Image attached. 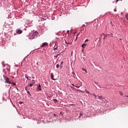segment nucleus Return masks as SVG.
<instances>
[{"instance_id":"7c9ffc66","label":"nucleus","mask_w":128,"mask_h":128,"mask_svg":"<svg viewBox=\"0 0 128 128\" xmlns=\"http://www.w3.org/2000/svg\"><path fill=\"white\" fill-rule=\"evenodd\" d=\"M72 86H74V84H72Z\"/></svg>"},{"instance_id":"39448f33","label":"nucleus","mask_w":128,"mask_h":128,"mask_svg":"<svg viewBox=\"0 0 128 128\" xmlns=\"http://www.w3.org/2000/svg\"><path fill=\"white\" fill-rule=\"evenodd\" d=\"M38 33L36 32L35 33H34L33 34V36H32L33 38H36V36H38Z\"/></svg>"},{"instance_id":"ea45409f","label":"nucleus","mask_w":128,"mask_h":128,"mask_svg":"<svg viewBox=\"0 0 128 128\" xmlns=\"http://www.w3.org/2000/svg\"><path fill=\"white\" fill-rule=\"evenodd\" d=\"M71 88H72V86H71Z\"/></svg>"},{"instance_id":"dca6fc26","label":"nucleus","mask_w":128,"mask_h":128,"mask_svg":"<svg viewBox=\"0 0 128 128\" xmlns=\"http://www.w3.org/2000/svg\"><path fill=\"white\" fill-rule=\"evenodd\" d=\"M11 84H12V86H16V83L14 82H11Z\"/></svg>"},{"instance_id":"cd10ccee","label":"nucleus","mask_w":128,"mask_h":128,"mask_svg":"<svg viewBox=\"0 0 128 128\" xmlns=\"http://www.w3.org/2000/svg\"><path fill=\"white\" fill-rule=\"evenodd\" d=\"M108 36H112V34H108Z\"/></svg>"},{"instance_id":"a211bd4d","label":"nucleus","mask_w":128,"mask_h":128,"mask_svg":"<svg viewBox=\"0 0 128 128\" xmlns=\"http://www.w3.org/2000/svg\"><path fill=\"white\" fill-rule=\"evenodd\" d=\"M34 84H32V83H31L29 86H30V87H32V86H34Z\"/></svg>"},{"instance_id":"4be33fe9","label":"nucleus","mask_w":128,"mask_h":128,"mask_svg":"<svg viewBox=\"0 0 128 128\" xmlns=\"http://www.w3.org/2000/svg\"><path fill=\"white\" fill-rule=\"evenodd\" d=\"M58 56H60V54H58L57 56H54V58H58Z\"/></svg>"},{"instance_id":"f704fd0d","label":"nucleus","mask_w":128,"mask_h":128,"mask_svg":"<svg viewBox=\"0 0 128 128\" xmlns=\"http://www.w3.org/2000/svg\"><path fill=\"white\" fill-rule=\"evenodd\" d=\"M20 104H22V102H20Z\"/></svg>"},{"instance_id":"c756f323","label":"nucleus","mask_w":128,"mask_h":128,"mask_svg":"<svg viewBox=\"0 0 128 128\" xmlns=\"http://www.w3.org/2000/svg\"><path fill=\"white\" fill-rule=\"evenodd\" d=\"M94 84H98V83L96 82H94Z\"/></svg>"},{"instance_id":"5701e85b","label":"nucleus","mask_w":128,"mask_h":128,"mask_svg":"<svg viewBox=\"0 0 128 128\" xmlns=\"http://www.w3.org/2000/svg\"><path fill=\"white\" fill-rule=\"evenodd\" d=\"M54 102H58V100L56 99H54Z\"/></svg>"},{"instance_id":"6ab92c4d","label":"nucleus","mask_w":128,"mask_h":128,"mask_svg":"<svg viewBox=\"0 0 128 128\" xmlns=\"http://www.w3.org/2000/svg\"><path fill=\"white\" fill-rule=\"evenodd\" d=\"M54 116L55 118H57L58 117V115H56V114H54Z\"/></svg>"},{"instance_id":"9b49d317","label":"nucleus","mask_w":128,"mask_h":128,"mask_svg":"<svg viewBox=\"0 0 128 128\" xmlns=\"http://www.w3.org/2000/svg\"><path fill=\"white\" fill-rule=\"evenodd\" d=\"M84 46H86V44H82V48H84Z\"/></svg>"},{"instance_id":"412c9836","label":"nucleus","mask_w":128,"mask_h":128,"mask_svg":"<svg viewBox=\"0 0 128 128\" xmlns=\"http://www.w3.org/2000/svg\"><path fill=\"white\" fill-rule=\"evenodd\" d=\"M106 36H104V40H106Z\"/></svg>"},{"instance_id":"20e7f679","label":"nucleus","mask_w":128,"mask_h":128,"mask_svg":"<svg viewBox=\"0 0 128 128\" xmlns=\"http://www.w3.org/2000/svg\"><path fill=\"white\" fill-rule=\"evenodd\" d=\"M36 90L38 91V90H42V88L40 86V84H39L37 88H36Z\"/></svg>"},{"instance_id":"72a5a7b5","label":"nucleus","mask_w":128,"mask_h":128,"mask_svg":"<svg viewBox=\"0 0 128 128\" xmlns=\"http://www.w3.org/2000/svg\"><path fill=\"white\" fill-rule=\"evenodd\" d=\"M95 98H96V96H95Z\"/></svg>"},{"instance_id":"2eb2a0df","label":"nucleus","mask_w":128,"mask_h":128,"mask_svg":"<svg viewBox=\"0 0 128 128\" xmlns=\"http://www.w3.org/2000/svg\"><path fill=\"white\" fill-rule=\"evenodd\" d=\"M56 68H60V64H57L56 66Z\"/></svg>"},{"instance_id":"4c0bfd02","label":"nucleus","mask_w":128,"mask_h":128,"mask_svg":"<svg viewBox=\"0 0 128 128\" xmlns=\"http://www.w3.org/2000/svg\"><path fill=\"white\" fill-rule=\"evenodd\" d=\"M126 96L128 98V96Z\"/></svg>"},{"instance_id":"bb28decb","label":"nucleus","mask_w":128,"mask_h":128,"mask_svg":"<svg viewBox=\"0 0 128 128\" xmlns=\"http://www.w3.org/2000/svg\"><path fill=\"white\" fill-rule=\"evenodd\" d=\"M119 0H116V2H118Z\"/></svg>"},{"instance_id":"2f4dec72","label":"nucleus","mask_w":128,"mask_h":128,"mask_svg":"<svg viewBox=\"0 0 128 128\" xmlns=\"http://www.w3.org/2000/svg\"><path fill=\"white\" fill-rule=\"evenodd\" d=\"M92 96H96V95L94 94H92Z\"/></svg>"},{"instance_id":"ddd939ff","label":"nucleus","mask_w":128,"mask_h":128,"mask_svg":"<svg viewBox=\"0 0 128 128\" xmlns=\"http://www.w3.org/2000/svg\"><path fill=\"white\" fill-rule=\"evenodd\" d=\"M82 70H84V71L85 72H86V74L88 73V70H86V69H84V68H82Z\"/></svg>"},{"instance_id":"0eeeda50","label":"nucleus","mask_w":128,"mask_h":128,"mask_svg":"<svg viewBox=\"0 0 128 128\" xmlns=\"http://www.w3.org/2000/svg\"><path fill=\"white\" fill-rule=\"evenodd\" d=\"M98 98L100 100H104V98L102 96H98Z\"/></svg>"},{"instance_id":"4468645a","label":"nucleus","mask_w":128,"mask_h":128,"mask_svg":"<svg viewBox=\"0 0 128 128\" xmlns=\"http://www.w3.org/2000/svg\"><path fill=\"white\" fill-rule=\"evenodd\" d=\"M125 16H126V20H128V14H126Z\"/></svg>"},{"instance_id":"9d476101","label":"nucleus","mask_w":128,"mask_h":128,"mask_svg":"<svg viewBox=\"0 0 128 128\" xmlns=\"http://www.w3.org/2000/svg\"><path fill=\"white\" fill-rule=\"evenodd\" d=\"M32 84H36V81L34 80H32Z\"/></svg>"},{"instance_id":"f8f14e48","label":"nucleus","mask_w":128,"mask_h":128,"mask_svg":"<svg viewBox=\"0 0 128 128\" xmlns=\"http://www.w3.org/2000/svg\"><path fill=\"white\" fill-rule=\"evenodd\" d=\"M120 96H124V93H122V92H120Z\"/></svg>"},{"instance_id":"f03ea898","label":"nucleus","mask_w":128,"mask_h":128,"mask_svg":"<svg viewBox=\"0 0 128 128\" xmlns=\"http://www.w3.org/2000/svg\"><path fill=\"white\" fill-rule=\"evenodd\" d=\"M16 34H22V30L20 29H17L16 30Z\"/></svg>"},{"instance_id":"7ed1b4c3","label":"nucleus","mask_w":128,"mask_h":128,"mask_svg":"<svg viewBox=\"0 0 128 128\" xmlns=\"http://www.w3.org/2000/svg\"><path fill=\"white\" fill-rule=\"evenodd\" d=\"M48 46V42H44L43 44H42L41 46L42 48H44V46Z\"/></svg>"},{"instance_id":"473e14b6","label":"nucleus","mask_w":128,"mask_h":128,"mask_svg":"<svg viewBox=\"0 0 128 128\" xmlns=\"http://www.w3.org/2000/svg\"><path fill=\"white\" fill-rule=\"evenodd\" d=\"M99 86L100 88H102V87H101L100 86Z\"/></svg>"},{"instance_id":"1a4fd4ad","label":"nucleus","mask_w":128,"mask_h":128,"mask_svg":"<svg viewBox=\"0 0 128 128\" xmlns=\"http://www.w3.org/2000/svg\"><path fill=\"white\" fill-rule=\"evenodd\" d=\"M25 76L26 78H27V80H30V77L28 76L27 74H26Z\"/></svg>"},{"instance_id":"aec40b11","label":"nucleus","mask_w":128,"mask_h":128,"mask_svg":"<svg viewBox=\"0 0 128 128\" xmlns=\"http://www.w3.org/2000/svg\"><path fill=\"white\" fill-rule=\"evenodd\" d=\"M85 92H86V94H90L88 91H87L86 90H85Z\"/></svg>"},{"instance_id":"423d86ee","label":"nucleus","mask_w":128,"mask_h":128,"mask_svg":"<svg viewBox=\"0 0 128 128\" xmlns=\"http://www.w3.org/2000/svg\"><path fill=\"white\" fill-rule=\"evenodd\" d=\"M54 76V75L52 74H51V78L52 80H56V79H55Z\"/></svg>"},{"instance_id":"f3484780","label":"nucleus","mask_w":128,"mask_h":128,"mask_svg":"<svg viewBox=\"0 0 128 128\" xmlns=\"http://www.w3.org/2000/svg\"><path fill=\"white\" fill-rule=\"evenodd\" d=\"M27 93L28 94H29L30 96H32V94H30V92L29 91H27Z\"/></svg>"},{"instance_id":"c9c22d12","label":"nucleus","mask_w":128,"mask_h":128,"mask_svg":"<svg viewBox=\"0 0 128 128\" xmlns=\"http://www.w3.org/2000/svg\"><path fill=\"white\" fill-rule=\"evenodd\" d=\"M60 68H62V65H60Z\"/></svg>"},{"instance_id":"c85d7f7f","label":"nucleus","mask_w":128,"mask_h":128,"mask_svg":"<svg viewBox=\"0 0 128 128\" xmlns=\"http://www.w3.org/2000/svg\"><path fill=\"white\" fill-rule=\"evenodd\" d=\"M76 86V88H80V86Z\"/></svg>"},{"instance_id":"58836bf2","label":"nucleus","mask_w":128,"mask_h":128,"mask_svg":"<svg viewBox=\"0 0 128 128\" xmlns=\"http://www.w3.org/2000/svg\"><path fill=\"white\" fill-rule=\"evenodd\" d=\"M122 39L121 38H120V40Z\"/></svg>"},{"instance_id":"a878e982","label":"nucleus","mask_w":128,"mask_h":128,"mask_svg":"<svg viewBox=\"0 0 128 128\" xmlns=\"http://www.w3.org/2000/svg\"><path fill=\"white\" fill-rule=\"evenodd\" d=\"M64 64V62L62 61L61 62H60V64Z\"/></svg>"},{"instance_id":"393cba45","label":"nucleus","mask_w":128,"mask_h":128,"mask_svg":"<svg viewBox=\"0 0 128 128\" xmlns=\"http://www.w3.org/2000/svg\"><path fill=\"white\" fill-rule=\"evenodd\" d=\"M25 90L26 92H28V89L26 88V86H25Z\"/></svg>"},{"instance_id":"e433bc0d","label":"nucleus","mask_w":128,"mask_h":128,"mask_svg":"<svg viewBox=\"0 0 128 128\" xmlns=\"http://www.w3.org/2000/svg\"><path fill=\"white\" fill-rule=\"evenodd\" d=\"M72 74H74V72H73Z\"/></svg>"},{"instance_id":"6e6552de","label":"nucleus","mask_w":128,"mask_h":128,"mask_svg":"<svg viewBox=\"0 0 128 128\" xmlns=\"http://www.w3.org/2000/svg\"><path fill=\"white\" fill-rule=\"evenodd\" d=\"M56 46V44H55V46L53 48L54 50H58V46Z\"/></svg>"},{"instance_id":"a19ab883","label":"nucleus","mask_w":128,"mask_h":128,"mask_svg":"<svg viewBox=\"0 0 128 128\" xmlns=\"http://www.w3.org/2000/svg\"><path fill=\"white\" fill-rule=\"evenodd\" d=\"M71 88H72V86H71Z\"/></svg>"},{"instance_id":"f257e3e1","label":"nucleus","mask_w":128,"mask_h":128,"mask_svg":"<svg viewBox=\"0 0 128 128\" xmlns=\"http://www.w3.org/2000/svg\"><path fill=\"white\" fill-rule=\"evenodd\" d=\"M4 79L6 80L5 82H6V84H12V82H10V78H8L4 76Z\"/></svg>"},{"instance_id":"b1692460","label":"nucleus","mask_w":128,"mask_h":128,"mask_svg":"<svg viewBox=\"0 0 128 128\" xmlns=\"http://www.w3.org/2000/svg\"><path fill=\"white\" fill-rule=\"evenodd\" d=\"M88 42V39H86V40H85V42Z\"/></svg>"}]
</instances>
